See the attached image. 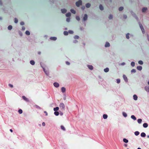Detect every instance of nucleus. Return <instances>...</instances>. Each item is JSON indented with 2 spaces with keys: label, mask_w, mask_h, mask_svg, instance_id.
<instances>
[{
  "label": "nucleus",
  "mask_w": 149,
  "mask_h": 149,
  "mask_svg": "<svg viewBox=\"0 0 149 149\" xmlns=\"http://www.w3.org/2000/svg\"><path fill=\"white\" fill-rule=\"evenodd\" d=\"M25 33L27 35H30V33L28 31H26L25 32Z\"/></svg>",
  "instance_id": "obj_35"
},
{
  "label": "nucleus",
  "mask_w": 149,
  "mask_h": 149,
  "mask_svg": "<svg viewBox=\"0 0 149 149\" xmlns=\"http://www.w3.org/2000/svg\"><path fill=\"white\" fill-rule=\"evenodd\" d=\"M61 127L62 130L63 131H65V128L64 127L63 125H61Z\"/></svg>",
  "instance_id": "obj_40"
},
{
  "label": "nucleus",
  "mask_w": 149,
  "mask_h": 149,
  "mask_svg": "<svg viewBox=\"0 0 149 149\" xmlns=\"http://www.w3.org/2000/svg\"><path fill=\"white\" fill-rule=\"evenodd\" d=\"M54 114L55 115L57 116L59 114V113L58 111H56L54 112Z\"/></svg>",
  "instance_id": "obj_41"
},
{
  "label": "nucleus",
  "mask_w": 149,
  "mask_h": 149,
  "mask_svg": "<svg viewBox=\"0 0 149 149\" xmlns=\"http://www.w3.org/2000/svg\"><path fill=\"white\" fill-rule=\"evenodd\" d=\"M142 121V120L141 119H139L137 120L138 122L139 123H141Z\"/></svg>",
  "instance_id": "obj_36"
},
{
  "label": "nucleus",
  "mask_w": 149,
  "mask_h": 149,
  "mask_svg": "<svg viewBox=\"0 0 149 149\" xmlns=\"http://www.w3.org/2000/svg\"><path fill=\"white\" fill-rule=\"evenodd\" d=\"M88 15L87 14H85L83 18V20L84 21H86L87 19Z\"/></svg>",
  "instance_id": "obj_5"
},
{
  "label": "nucleus",
  "mask_w": 149,
  "mask_h": 149,
  "mask_svg": "<svg viewBox=\"0 0 149 149\" xmlns=\"http://www.w3.org/2000/svg\"><path fill=\"white\" fill-rule=\"evenodd\" d=\"M140 27L142 32H144V28H143V26L141 24H140Z\"/></svg>",
  "instance_id": "obj_20"
},
{
  "label": "nucleus",
  "mask_w": 149,
  "mask_h": 149,
  "mask_svg": "<svg viewBox=\"0 0 149 149\" xmlns=\"http://www.w3.org/2000/svg\"><path fill=\"white\" fill-rule=\"evenodd\" d=\"M99 8L101 10H103L104 9V7L102 4H100L99 6Z\"/></svg>",
  "instance_id": "obj_10"
},
{
  "label": "nucleus",
  "mask_w": 149,
  "mask_h": 149,
  "mask_svg": "<svg viewBox=\"0 0 149 149\" xmlns=\"http://www.w3.org/2000/svg\"><path fill=\"white\" fill-rule=\"evenodd\" d=\"M66 91L65 88L64 87H62L61 88V91L63 93H64Z\"/></svg>",
  "instance_id": "obj_19"
},
{
  "label": "nucleus",
  "mask_w": 149,
  "mask_h": 149,
  "mask_svg": "<svg viewBox=\"0 0 149 149\" xmlns=\"http://www.w3.org/2000/svg\"><path fill=\"white\" fill-rule=\"evenodd\" d=\"M113 18V16L112 15L110 14L109 17V18L110 19H112Z\"/></svg>",
  "instance_id": "obj_33"
},
{
  "label": "nucleus",
  "mask_w": 149,
  "mask_h": 149,
  "mask_svg": "<svg viewBox=\"0 0 149 149\" xmlns=\"http://www.w3.org/2000/svg\"><path fill=\"white\" fill-rule=\"evenodd\" d=\"M65 63L67 65H70V63L68 61H66Z\"/></svg>",
  "instance_id": "obj_58"
},
{
  "label": "nucleus",
  "mask_w": 149,
  "mask_h": 149,
  "mask_svg": "<svg viewBox=\"0 0 149 149\" xmlns=\"http://www.w3.org/2000/svg\"><path fill=\"white\" fill-rule=\"evenodd\" d=\"M30 63L31 65H34L35 64V62L33 60H32L30 61Z\"/></svg>",
  "instance_id": "obj_21"
},
{
  "label": "nucleus",
  "mask_w": 149,
  "mask_h": 149,
  "mask_svg": "<svg viewBox=\"0 0 149 149\" xmlns=\"http://www.w3.org/2000/svg\"><path fill=\"white\" fill-rule=\"evenodd\" d=\"M81 9L82 10H84L85 9V7L84 6H83L81 7Z\"/></svg>",
  "instance_id": "obj_56"
},
{
  "label": "nucleus",
  "mask_w": 149,
  "mask_h": 149,
  "mask_svg": "<svg viewBox=\"0 0 149 149\" xmlns=\"http://www.w3.org/2000/svg\"><path fill=\"white\" fill-rule=\"evenodd\" d=\"M0 5H2V1L1 0H0Z\"/></svg>",
  "instance_id": "obj_62"
},
{
  "label": "nucleus",
  "mask_w": 149,
  "mask_h": 149,
  "mask_svg": "<svg viewBox=\"0 0 149 149\" xmlns=\"http://www.w3.org/2000/svg\"><path fill=\"white\" fill-rule=\"evenodd\" d=\"M70 11L72 13L74 14H75L76 13L75 10L74 9H71L70 10Z\"/></svg>",
  "instance_id": "obj_25"
},
{
  "label": "nucleus",
  "mask_w": 149,
  "mask_h": 149,
  "mask_svg": "<svg viewBox=\"0 0 149 149\" xmlns=\"http://www.w3.org/2000/svg\"><path fill=\"white\" fill-rule=\"evenodd\" d=\"M141 136L142 137H145L146 136L145 133L144 132H142L141 134Z\"/></svg>",
  "instance_id": "obj_24"
},
{
  "label": "nucleus",
  "mask_w": 149,
  "mask_h": 149,
  "mask_svg": "<svg viewBox=\"0 0 149 149\" xmlns=\"http://www.w3.org/2000/svg\"><path fill=\"white\" fill-rule=\"evenodd\" d=\"M71 15V14L69 12V13H66L65 15L66 17H69Z\"/></svg>",
  "instance_id": "obj_16"
},
{
  "label": "nucleus",
  "mask_w": 149,
  "mask_h": 149,
  "mask_svg": "<svg viewBox=\"0 0 149 149\" xmlns=\"http://www.w3.org/2000/svg\"><path fill=\"white\" fill-rule=\"evenodd\" d=\"M143 126L144 128H146L148 126V124L147 123H144L143 125Z\"/></svg>",
  "instance_id": "obj_23"
},
{
  "label": "nucleus",
  "mask_w": 149,
  "mask_h": 149,
  "mask_svg": "<svg viewBox=\"0 0 149 149\" xmlns=\"http://www.w3.org/2000/svg\"><path fill=\"white\" fill-rule=\"evenodd\" d=\"M61 12L63 13H65L67 12V10L65 9H61Z\"/></svg>",
  "instance_id": "obj_14"
},
{
  "label": "nucleus",
  "mask_w": 149,
  "mask_h": 149,
  "mask_svg": "<svg viewBox=\"0 0 149 149\" xmlns=\"http://www.w3.org/2000/svg\"><path fill=\"white\" fill-rule=\"evenodd\" d=\"M43 126H44L45 125V122H43L42 123Z\"/></svg>",
  "instance_id": "obj_61"
},
{
  "label": "nucleus",
  "mask_w": 149,
  "mask_h": 149,
  "mask_svg": "<svg viewBox=\"0 0 149 149\" xmlns=\"http://www.w3.org/2000/svg\"><path fill=\"white\" fill-rule=\"evenodd\" d=\"M91 4L89 3H86V6L87 8H89L91 6Z\"/></svg>",
  "instance_id": "obj_17"
},
{
  "label": "nucleus",
  "mask_w": 149,
  "mask_h": 149,
  "mask_svg": "<svg viewBox=\"0 0 149 149\" xmlns=\"http://www.w3.org/2000/svg\"><path fill=\"white\" fill-rule=\"evenodd\" d=\"M59 109V108L58 107H56L55 108H54V110L55 111H58Z\"/></svg>",
  "instance_id": "obj_34"
},
{
  "label": "nucleus",
  "mask_w": 149,
  "mask_h": 149,
  "mask_svg": "<svg viewBox=\"0 0 149 149\" xmlns=\"http://www.w3.org/2000/svg\"><path fill=\"white\" fill-rule=\"evenodd\" d=\"M117 83L118 84L120 82V79H116Z\"/></svg>",
  "instance_id": "obj_51"
},
{
  "label": "nucleus",
  "mask_w": 149,
  "mask_h": 149,
  "mask_svg": "<svg viewBox=\"0 0 149 149\" xmlns=\"http://www.w3.org/2000/svg\"><path fill=\"white\" fill-rule=\"evenodd\" d=\"M18 22V20L16 18H15L14 19V22L15 23H17Z\"/></svg>",
  "instance_id": "obj_38"
},
{
  "label": "nucleus",
  "mask_w": 149,
  "mask_h": 149,
  "mask_svg": "<svg viewBox=\"0 0 149 149\" xmlns=\"http://www.w3.org/2000/svg\"><path fill=\"white\" fill-rule=\"evenodd\" d=\"M104 46L105 47H109L110 46V44L109 42H106Z\"/></svg>",
  "instance_id": "obj_9"
},
{
  "label": "nucleus",
  "mask_w": 149,
  "mask_h": 149,
  "mask_svg": "<svg viewBox=\"0 0 149 149\" xmlns=\"http://www.w3.org/2000/svg\"><path fill=\"white\" fill-rule=\"evenodd\" d=\"M145 89L147 92H149V86H146L145 87Z\"/></svg>",
  "instance_id": "obj_13"
},
{
  "label": "nucleus",
  "mask_w": 149,
  "mask_h": 149,
  "mask_svg": "<svg viewBox=\"0 0 149 149\" xmlns=\"http://www.w3.org/2000/svg\"><path fill=\"white\" fill-rule=\"evenodd\" d=\"M41 54V52H40V51H39L38 52V54H39V55H40Z\"/></svg>",
  "instance_id": "obj_63"
},
{
  "label": "nucleus",
  "mask_w": 149,
  "mask_h": 149,
  "mask_svg": "<svg viewBox=\"0 0 149 149\" xmlns=\"http://www.w3.org/2000/svg\"><path fill=\"white\" fill-rule=\"evenodd\" d=\"M87 67L90 70H92L93 69V67L92 65H88Z\"/></svg>",
  "instance_id": "obj_7"
},
{
  "label": "nucleus",
  "mask_w": 149,
  "mask_h": 149,
  "mask_svg": "<svg viewBox=\"0 0 149 149\" xmlns=\"http://www.w3.org/2000/svg\"><path fill=\"white\" fill-rule=\"evenodd\" d=\"M75 4L77 7H79L80 6L82 5V1L81 0H79L78 1L76 2Z\"/></svg>",
  "instance_id": "obj_1"
},
{
  "label": "nucleus",
  "mask_w": 149,
  "mask_h": 149,
  "mask_svg": "<svg viewBox=\"0 0 149 149\" xmlns=\"http://www.w3.org/2000/svg\"><path fill=\"white\" fill-rule=\"evenodd\" d=\"M40 65H41V66L43 70L44 71V72H45V73L47 75H48L49 74V72L48 71H46L45 69V68L44 67H43L42 66V64L41 63H40Z\"/></svg>",
  "instance_id": "obj_2"
},
{
  "label": "nucleus",
  "mask_w": 149,
  "mask_h": 149,
  "mask_svg": "<svg viewBox=\"0 0 149 149\" xmlns=\"http://www.w3.org/2000/svg\"><path fill=\"white\" fill-rule=\"evenodd\" d=\"M129 35H130V33H127L126 34V38L127 39H129V38H130V37H129Z\"/></svg>",
  "instance_id": "obj_31"
},
{
  "label": "nucleus",
  "mask_w": 149,
  "mask_h": 149,
  "mask_svg": "<svg viewBox=\"0 0 149 149\" xmlns=\"http://www.w3.org/2000/svg\"><path fill=\"white\" fill-rule=\"evenodd\" d=\"M60 108L63 109H65V105L63 103H61L60 104V105H59Z\"/></svg>",
  "instance_id": "obj_3"
},
{
  "label": "nucleus",
  "mask_w": 149,
  "mask_h": 149,
  "mask_svg": "<svg viewBox=\"0 0 149 149\" xmlns=\"http://www.w3.org/2000/svg\"><path fill=\"white\" fill-rule=\"evenodd\" d=\"M123 116L125 117H126L127 116V114L125 112H123Z\"/></svg>",
  "instance_id": "obj_39"
},
{
  "label": "nucleus",
  "mask_w": 149,
  "mask_h": 149,
  "mask_svg": "<svg viewBox=\"0 0 149 149\" xmlns=\"http://www.w3.org/2000/svg\"><path fill=\"white\" fill-rule=\"evenodd\" d=\"M35 106V107L36 108L38 109H41V107L37 105H36Z\"/></svg>",
  "instance_id": "obj_43"
},
{
  "label": "nucleus",
  "mask_w": 149,
  "mask_h": 149,
  "mask_svg": "<svg viewBox=\"0 0 149 149\" xmlns=\"http://www.w3.org/2000/svg\"><path fill=\"white\" fill-rule=\"evenodd\" d=\"M147 10V8L146 7L143 8L142 9V11L143 13L145 12Z\"/></svg>",
  "instance_id": "obj_11"
},
{
  "label": "nucleus",
  "mask_w": 149,
  "mask_h": 149,
  "mask_svg": "<svg viewBox=\"0 0 149 149\" xmlns=\"http://www.w3.org/2000/svg\"><path fill=\"white\" fill-rule=\"evenodd\" d=\"M134 134L136 136H138L139 134V132L138 131H136L134 132Z\"/></svg>",
  "instance_id": "obj_42"
},
{
  "label": "nucleus",
  "mask_w": 149,
  "mask_h": 149,
  "mask_svg": "<svg viewBox=\"0 0 149 149\" xmlns=\"http://www.w3.org/2000/svg\"><path fill=\"white\" fill-rule=\"evenodd\" d=\"M123 77L125 81L126 82H127L128 81V80L125 74H123Z\"/></svg>",
  "instance_id": "obj_4"
},
{
  "label": "nucleus",
  "mask_w": 149,
  "mask_h": 149,
  "mask_svg": "<svg viewBox=\"0 0 149 149\" xmlns=\"http://www.w3.org/2000/svg\"><path fill=\"white\" fill-rule=\"evenodd\" d=\"M19 34L21 36H22V33L21 31H19Z\"/></svg>",
  "instance_id": "obj_55"
},
{
  "label": "nucleus",
  "mask_w": 149,
  "mask_h": 149,
  "mask_svg": "<svg viewBox=\"0 0 149 149\" xmlns=\"http://www.w3.org/2000/svg\"><path fill=\"white\" fill-rule=\"evenodd\" d=\"M74 38L75 39H78L79 38V37L78 36L76 35L74 36Z\"/></svg>",
  "instance_id": "obj_45"
},
{
  "label": "nucleus",
  "mask_w": 149,
  "mask_h": 149,
  "mask_svg": "<svg viewBox=\"0 0 149 149\" xmlns=\"http://www.w3.org/2000/svg\"><path fill=\"white\" fill-rule=\"evenodd\" d=\"M109 68H107L104 69V71L106 72H108L109 71Z\"/></svg>",
  "instance_id": "obj_26"
},
{
  "label": "nucleus",
  "mask_w": 149,
  "mask_h": 149,
  "mask_svg": "<svg viewBox=\"0 0 149 149\" xmlns=\"http://www.w3.org/2000/svg\"><path fill=\"white\" fill-rule=\"evenodd\" d=\"M54 86L56 88L58 87L59 86V84L57 82H54Z\"/></svg>",
  "instance_id": "obj_8"
},
{
  "label": "nucleus",
  "mask_w": 149,
  "mask_h": 149,
  "mask_svg": "<svg viewBox=\"0 0 149 149\" xmlns=\"http://www.w3.org/2000/svg\"><path fill=\"white\" fill-rule=\"evenodd\" d=\"M84 29V28L83 27H80V29L81 30H83Z\"/></svg>",
  "instance_id": "obj_60"
},
{
  "label": "nucleus",
  "mask_w": 149,
  "mask_h": 149,
  "mask_svg": "<svg viewBox=\"0 0 149 149\" xmlns=\"http://www.w3.org/2000/svg\"><path fill=\"white\" fill-rule=\"evenodd\" d=\"M20 24L22 25H23L24 24V22L22 21L20 22Z\"/></svg>",
  "instance_id": "obj_53"
},
{
  "label": "nucleus",
  "mask_w": 149,
  "mask_h": 149,
  "mask_svg": "<svg viewBox=\"0 0 149 149\" xmlns=\"http://www.w3.org/2000/svg\"><path fill=\"white\" fill-rule=\"evenodd\" d=\"M66 20L68 22H70V17L67 18L66 19Z\"/></svg>",
  "instance_id": "obj_52"
},
{
  "label": "nucleus",
  "mask_w": 149,
  "mask_h": 149,
  "mask_svg": "<svg viewBox=\"0 0 149 149\" xmlns=\"http://www.w3.org/2000/svg\"><path fill=\"white\" fill-rule=\"evenodd\" d=\"M123 17L124 19H126L127 17V16L126 15H123Z\"/></svg>",
  "instance_id": "obj_54"
},
{
  "label": "nucleus",
  "mask_w": 149,
  "mask_h": 149,
  "mask_svg": "<svg viewBox=\"0 0 149 149\" xmlns=\"http://www.w3.org/2000/svg\"><path fill=\"white\" fill-rule=\"evenodd\" d=\"M131 65L132 67L134 66L135 65L134 62H132L131 63Z\"/></svg>",
  "instance_id": "obj_44"
},
{
  "label": "nucleus",
  "mask_w": 149,
  "mask_h": 149,
  "mask_svg": "<svg viewBox=\"0 0 149 149\" xmlns=\"http://www.w3.org/2000/svg\"><path fill=\"white\" fill-rule=\"evenodd\" d=\"M22 98H23V99L24 100H25V101H26V102H29V100L25 96H22Z\"/></svg>",
  "instance_id": "obj_6"
},
{
  "label": "nucleus",
  "mask_w": 149,
  "mask_h": 149,
  "mask_svg": "<svg viewBox=\"0 0 149 149\" xmlns=\"http://www.w3.org/2000/svg\"><path fill=\"white\" fill-rule=\"evenodd\" d=\"M9 86L11 88H13V86L10 84H9Z\"/></svg>",
  "instance_id": "obj_59"
},
{
  "label": "nucleus",
  "mask_w": 149,
  "mask_h": 149,
  "mask_svg": "<svg viewBox=\"0 0 149 149\" xmlns=\"http://www.w3.org/2000/svg\"><path fill=\"white\" fill-rule=\"evenodd\" d=\"M147 38L148 40L149 41V36L148 35H147Z\"/></svg>",
  "instance_id": "obj_64"
},
{
  "label": "nucleus",
  "mask_w": 149,
  "mask_h": 149,
  "mask_svg": "<svg viewBox=\"0 0 149 149\" xmlns=\"http://www.w3.org/2000/svg\"><path fill=\"white\" fill-rule=\"evenodd\" d=\"M138 97L136 95H133V99L134 100H136L137 99Z\"/></svg>",
  "instance_id": "obj_18"
},
{
  "label": "nucleus",
  "mask_w": 149,
  "mask_h": 149,
  "mask_svg": "<svg viewBox=\"0 0 149 149\" xmlns=\"http://www.w3.org/2000/svg\"><path fill=\"white\" fill-rule=\"evenodd\" d=\"M25 27L24 26H23L22 27V30L24 31L25 30Z\"/></svg>",
  "instance_id": "obj_57"
},
{
  "label": "nucleus",
  "mask_w": 149,
  "mask_h": 149,
  "mask_svg": "<svg viewBox=\"0 0 149 149\" xmlns=\"http://www.w3.org/2000/svg\"><path fill=\"white\" fill-rule=\"evenodd\" d=\"M8 28L9 30H11L12 29V26L11 25H10L8 26Z\"/></svg>",
  "instance_id": "obj_32"
},
{
  "label": "nucleus",
  "mask_w": 149,
  "mask_h": 149,
  "mask_svg": "<svg viewBox=\"0 0 149 149\" xmlns=\"http://www.w3.org/2000/svg\"><path fill=\"white\" fill-rule=\"evenodd\" d=\"M136 72V70L135 69H133L131 71L132 73H135Z\"/></svg>",
  "instance_id": "obj_49"
},
{
  "label": "nucleus",
  "mask_w": 149,
  "mask_h": 149,
  "mask_svg": "<svg viewBox=\"0 0 149 149\" xmlns=\"http://www.w3.org/2000/svg\"><path fill=\"white\" fill-rule=\"evenodd\" d=\"M76 19L78 21H79L80 20V18L79 16H77L76 17Z\"/></svg>",
  "instance_id": "obj_46"
},
{
  "label": "nucleus",
  "mask_w": 149,
  "mask_h": 149,
  "mask_svg": "<svg viewBox=\"0 0 149 149\" xmlns=\"http://www.w3.org/2000/svg\"><path fill=\"white\" fill-rule=\"evenodd\" d=\"M68 33H69L70 34H73L74 33L73 31L72 30H69L68 31Z\"/></svg>",
  "instance_id": "obj_50"
},
{
  "label": "nucleus",
  "mask_w": 149,
  "mask_h": 149,
  "mask_svg": "<svg viewBox=\"0 0 149 149\" xmlns=\"http://www.w3.org/2000/svg\"><path fill=\"white\" fill-rule=\"evenodd\" d=\"M49 1L51 3H53L54 2L55 0H49Z\"/></svg>",
  "instance_id": "obj_47"
},
{
  "label": "nucleus",
  "mask_w": 149,
  "mask_h": 149,
  "mask_svg": "<svg viewBox=\"0 0 149 149\" xmlns=\"http://www.w3.org/2000/svg\"><path fill=\"white\" fill-rule=\"evenodd\" d=\"M138 63L140 64V65H143V62L141 61V60H140V61H138Z\"/></svg>",
  "instance_id": "obj_37"
},
{
  "label": "nucleus",
  "mask_w": 149,
  "mask_h": 149,
  "mask_svg": "<svg viewBox=\"0 0 149 149\" xmlns=\"http://www.w3.org/2000/svg\"><path fill=\"white\" fill-rule=\"evenodd\" d=\"M50 39L51 40H56L57 39V38L55 37H52L50 38Z\"/></svg>",
  "instance_id": "obj_12"
},
{
  "label": "nucleus",
  "mask_w": 149,
  "mask_h": 149,
  "mask_svg": "<svg viewBox=\"0 0 149 149\" xmlns=\"http://www.w3.org/2000/svg\"><path fill=\"white\" fill-rule=\"evenodd\" d=\"M63 34H64L65 36H67L68 34V32L67 31H64L63 32Z\"/></svg>",
  "instance_id": "obj_29"
},
{
  "label": "nucleus",
  "mask_w": 149,
  "mask_h": 149,
  "mask_svg": "<svg viewBox=\"0 0 149 149\" xmlns=\"http://www.w3.org/2000/svg\"><path fill=\"white\" fill-rule=\"evenodd\" d=\"M123 141L125 143H127L128 142V140L125 138L123 139Z\"/></svg>",
  "instance_id": "obj_30"
},
{
  "label": "nucleus",
  "mask_w": 149,
  "mask_h": 149,
  "mask_svg": "<svg viewBox=\"0 0 149 149\" xmlns=\"http://www.w3.org/2000/svg\"><path fill=\"white\" fill-rule=\"evenodd\" d=\"M136 68L138 70L141 71L142 70V68L141 66H137Z\"/></svg>",
  "instance_id": "obj_15"
},
{
  "label": "nucleus",
  "mask_w": 149,
  "mask_h": 149,
  "mask_svg": "<svg viewBox=\"0 0 149 149\" xmlns=\"http://www.w3.org/2000/svg\"><path fill=\"white\" fill-rule=\"evenodd\" d=\"M18 112L19 114H22V110L21 109H19L18 110Z\"/></svg>",
  "instance_id": "obj_48"
},
{
  "label": "nucleus",
  "mask_w": 149,
  "mask_h": 149,
  "mask_svg": "<svg viewBox=\"0 0 149 149\" xmlns=\"http://www.w3.org/2000/svg\"><path fill=\"white\" fill-rule=\"evenodd\" d=\"M108 117L107 114H104L103 116V117L104 119H106Z\"/></svg>",
  "instance_id": "obj_27"
},
{
  "label": "nucleus",
  "mask_w": 149,
  "mask_h": 149,
  "mask_svg": "<svg viewBox=\"0 0 149 149\" xmlns=\"http://www.w3.org/2000/svg\"><path fill=\"white\" fill-rule=\"evenodd\" d=\"M131 118L134 120H136V117L134 115H132L131 116Z\"/></svg>",
  "instance_id": "obj_28"
},
{
  "label": "nucleus",
  "mask_w": 149,
  "mask_h": 149,
  "mask_svg": "<svg viewBox=\"0 0 149 149\" xmlns=\"http://www.w3.org/2000/svg\"><path fill=\"white\" fill-rule=\"evenodd\" d=\"M124 8L123 6H121L118 8V10L119 11H121L123 10Z\"/></svg>",
  "instance_id": "obj_22"
}]
</instances>
